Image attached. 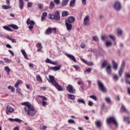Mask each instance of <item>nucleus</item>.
I'll return each mask as SVG.
<instances>
[{
  "label": "nucleus",
  "instance_id": "f257e3e1",
  "mask_svg": "<svg viewBox=\"0 0 130 130\" xmlns=\"http://www.w3.org/2000/svg\"><path fill=\"white\" fill-rule=\"evenodd\" d=\"M21 105L25 106L24 111L28 115H31V116H34L36 112H35V108L33 107V106L30 105L29 102H23L21 103Z\"/></svg>",
  "mask_w": 130,
  "mask_h": 130
},
{
  "label": "nucleus",
  "instance_id": "f03ea898",
  "mask_svg": "<svg viewBox=\"0 0 130 130\" xmlns=\"http://www.w3.org/2000/svg\"><path fill=\"white\" fill-rule=\"evenodd\" d=\"M49 80H48L49 83H51V84H52V85H53V86H54V87H55V88L57 89V90H58V91H63V88L61 86H60V85H59L58 83H57V82H56V81H55L54 77H53V76H51V75H49Z\"/></svg>",
  "mask_w": 130,
  "mask_h": 130
},
{
  "label": "nucleus",
  "instance_id": "7ed1b4c3",
  "mask_svg": "<svg viewBox=\"0 0 130 130\" xmlns=\"http://www.w3.org/2000/svg\"><path fill=\"white\" fill-rule=\"evenodd\" d=\"M103 68H106V71L108 74V75H111V73H112V71L111 70V66L110 64L108 63V61L104 60L102 64Z\"/></svg>",
  "mask_w": 130,
  "mask_h": 130
},
{
  "label": "nucleus",
  "instance_id": "20e7f679",
  "mask_svg": "<svg viewBox=\"0 0 130 130\" xmlns=\"http://www.w3.org/2000/svg\"><path fill=\"white\" fill-rule=\"evenodd\" d=\"M48 18L51 20H55V21H59L60 20V16H59V12L56 11L54 14H48Z\"/></svg>",
  "mask_w": 130,
  "mask_h": 130
},
{
  "label": "nucleus",
  "instance_id": "39448f33",
  "mask_svg": "<svg viewBox=\"0 0 130 130\" xmlns=\"http://www.w3.org/2000/svg\"><path fill=\"white\" fill-rule=\"evenodd\" d=\"M99 89L103 93H107V88L104 86V84L101 81H98Z\"/></svg>",
  "mask_w": 130,
  "mask_h": 130
},
{
  "label": "nucleus",
  "instance_id": "423d86ee",
  "mask_svg": "<svg viewBox=\"0 0 130 130\" xmlns=\"http://www.w3.org/2000/svg\"><path fill=\"white\" fill-rule=\"evenodd\" d=\"M107 122L109 124H110L111 123H113L116 126H117V125H118L116 119H115V118H114V117H111L108 118L107 119Z\"/></svg>",
  "mask_w": 130,
  "mask_h": 130
},
{
  "label": "nucleus",
  "instance_id": "0eeeda50",
  "mask_svg": "<svg viewBox=\"0 0 130 130\" xmlns=\"http://www.w3.org/2000/svg\"><path fill=\"white\" fill-rule=\"evenodd\" d=\"M56 33V28L54 27L52 28L51 27H48L46 31H45V35H50L51 33Z\"/></svg>",
  "mask_w": 130,
  "mask_h": 130
},
{
  "label": "nucleus",
  "instance_id": "6e6552de",
  "mask_svg": "<svg viewBox=\"0 0 130 130\" xmlns=\"http://www.w3.org/2000/svg\"><path fill=\"white\" fill-rule=\"evenodd\" d=\"M67 90L69 92V93H71V94H75L76 93V89L73 85L69 84L67 86Z\"/></svg>",
  "mask_w": 130,
  "mask_h": 130
},
{
  "label": "nucleus",
  "instance_id": "1a4fd4ad",
  "mask_svg": "<svg viewBox=\"0 0 130 130\" xmlns=\"http://www.w3.org/2000/svg\"><path fill=\"white\" fill-rule=\"evenodd\" d=\"M113 7L114 9H115V10H116L117 11H119V10L121 9V5L118 1H116L115 2V4L114 5Z\"/></svg>",
  "mask_w": 130,
  "mask_h": 130
},
{
  "label": "nucleus",
  "instance_id": "9d476101",
  "mask_svg": "<svg viewBox=\"0 0 130 130\" xmlns=\"http://www.w3.org/2000/svg\"><path fill=\"white\" fill-rule=\"evenodd\" d=\"M83 21V25H84V26H88V25H89L90 23H89V16H85Z\"/></svg>",
  "mask_w": 130,
  "mask_h": 130
},
{
  "label": "nucleus",
  "instance_id": "9b49d317",
  "mask_svg": "<svg viewBox=\"0 0 130 130\" xmlns=\"http://www.w3.org/2000/svg\"><path fill=\"white\" fill-rule=\"evenodd\" d=\"M15 111V110L14 108H13L12 107L10 106H7V111H6V114H9V113H12Z\"/></svg>",
  "mask_w": 130,
  "mask_h": 130
},
{
  "label": "nucleus",
  "instance_id": "f8f14e48",
  "mask_svg": "<svg viewBox=\"0 0 130 130\" xmlns=\"http://www.w3.org/2000/svg\"><path fill=\"white\" fill-rule=\"evenodd\" d=\"M75 21V19L73 16L69 17L65 22H67L68 23H70V24H73Z\"/></svg>",
  "mask_w": 130,
  "mask_h": 130
},
{
  "label": "nucleus",
  "instance_id": "ddd939ff",
  "mask_svg": "<svg viewBox=\"0 0 130 130\" xmlns=\"http://www.w3.org/2000/svg\"><path fill=\"white\" fill-rule=\"evenodd\" d=\"M65 25L66 26L68 31H71L72 30V28H73V25L67 21H65Z\"/></svg>",
  "mask_w": 130,
  "mask_h": 130
},
{
  "label": "nucleus",
  "instance_id": "4468645a",
  "mask_svg": "<svg viewBox=\"0 0 130 130\" xmlns=\"http://www.w3.org/2000/svg\"><path fill=\"white\" fill-rule=\"evenodd\" d=\"M112 64L115 71H117V69L118 68V64L117 62H116L114 60H112Z\"/></svg>",
  "mask_w": 130,
  "mask_h": 130
},
{
  "label": "nucleus",
  "instance_id": "2eb2a0df",
  "mask_svg": "<svg viewBox=\"0 0 130 130\" xmlns=\"http://www.w3.org/2000/svg\"><path fill=\"white\" fill-rule=\"evenodd\" d=\"M67 56L69 57L70 59H72L74 62H77V60L76 59V58L75 56L73 55L70 54H66Z\"/></svg>",
  "mask_w": 130,
  "mask_h": 130
},
{
  "label": "nucleus",
  "instance_id": "dca6fc26",
  "mask_svg": "<svg viewBox=\"0 0 130 130\" xmlns=\"http://www.w3.org/2000/svg\"><path fill=\"white\" fill-rule=\"evenodd\" d=\"M26 24L27 25H30V26H34L35 22L32 20L30 21V18H28L26 20Z\"/></svg>",
  "mask_w": 130,
  "mask_h": 130
},
{
  "label": "nucleus",
  "instance_id": "f3484780",
  "mask_svg": "<svg viewBox=\"0 0 130 130\" xmlns=\"http://www.w3.org/2000/svg\"><path fill=\"white\" fill-rule=\"evenodd\" d=\"M19 7L21 10L24 8V1L23 0H19Z\"/></svg>",
  "mask_w": 130,
  "mask_h": 130
},
{
  "label": "nucleus",
  "instance_id": "a211bd4d",
  "mask_svg": "<svg viewBox=\"0 0 130 130\" xmlns=\"http://www.w3.org/2000/svg\"><path fill=\"white\" fill-rule=\"evenodd\" d=\"M60 68H61L60 66H55L54 67H50V70H52V71H54L55 72H56V71H59Z\"/></svg>",
  "mask_w": 130,
  "mask_h": 130
},
{
  "label": "nucleus",
  "instance_id": "6ab92c4d",
  "mask_svg": "<svg viewBox=\"0 0 130 130\" xmlns=\"http://www.w3.org/2000/svg\"><path fill=\"white\" fill-rule=\"evenodd\" d=\"M70 2V0H62L61 2L62 7H66Z\"/></svg>",
  "mask_w": 130,
  "mask_h": 130
},
{
  "label": "nucleus",
  "instance_id": "aec40b11",
  "mask_svg": "<svg viewBox=\"0 0 130 130\" xmlns=\"http://www.w3.org/2000/svg\"><path fill=\"white\" fill-rule=\"evenodd\" d=\"M22 54H23V56H24L26 59H28V55H27V53L24 50L22 49L21 50Z\"/></svg>",
  "mask_w": 130,
  "mask_h": 130
},
{
  "label": "nucleus",
  "instance_id": "412c9836",
  "mask_svg": "<svg viewBox=\"0 0 130 130\" xmlns=\"http://www.w3.org/2000/svg\"><path fill=\"white\" fill-rule=\"evenodd\" d=\"M75 4L76 0H71L70 3V7H71V8H74V7H75Z\"/></svg>",
  "mask_w": 130,
  "mask_h": 130
},
{
  "label": "nucleus",
  "instance_id": "4be33fe9",
  "mask_svg": "<svg viewBox=\"0 0 130 130\" xmlns=\"http://www.w3.org/2000/svg\"><path fill=\"white\" fill-rule=\"evenodd\" d=\"M54 3H53V1H51L49 5V9L50 10H52L53 9H54Z\"/></svg>",
  "mask_w": 130,
  "mask_h": 130
},
{
  "label": "nucleus",
  "instance_id": "5701e85b",
  "mask_svg": "<svg viewBox=\"0 0 130 130\" xmlns=\"http://www.w3.org/2000/svg\"><path fill=\"white\" fill-rule=\"evenodd\" d=\"M91 72H92V68H88L84 71V74L85 75H86V74L87 75H89V74H90Z\"/></svg>",
  "mask_w": 130,
  "mask_h": 130
},
{
  "label": "nucleus",
  "instance_id": "b1692460",
  "mask_svg": "<svg viewBox=\"0 0 130 130\" xmlns=\"http://www.w3.org/2000/svg\"><path fill=\"white\" fill-rule=\"evenodd\" d=\"M3 29H5L7 31H9L10 32H12L13 30L11 28L9 27L8 26L5 25L3 27Z\"/></svg>",
  "mask_w": 130,
  "mask_h": 130
},
{
  "label": "nucleus",
  "instance_id": "393cba45",
  "mask_svg": "<svg viewBox=\"0 0 130 130\" xmlns=\"http://www.w3.org/2000/svg\"><path fill=\"white\" fill-rule=\"evenodd\" d=\"M21 83H22V81L17 80L16 83L14 85V87H15V88H19V85H20Z\"/></svg>",
  "mask_w": 130,
  "mask_h": 130
},
{
  "label": "nucleus",
  "instance_id": "a878e982",
  "mask_svg": "<svg viewBox=\"0 0 130 130\" xmlns=\"http://www.w3.org/2000/svg\"><path fill=\"white\" fill-rule=\"evenodd\" d=\"M11 8H12L11 6H8V5L2 6V9H3V10H8V9H11Z\"/></svg>",
  "mask_w": 130,
  "mask_h": 130
},
{
  "label": "nucleus",
  "instance_id": "bb28decb",
  "mask_svg": "<svg viewBox=\"0 0 130 130\" xmlns=\"http://www.w3.org/2000/svg\"><path fill=\"white\" fill-rule=\"evenodd\" d=\"M123 73V68H120V69L118 72V74L119 75V77H121V76H122Z\"/></svg>",
  "mask_w": 130,
  "mask_h": 130
},
{
  "label": "nucleus",
  "instance_id": "cd10ccee",
  "mask_svg": "<svg viewBox=\"0 0 130 130\" xmlns=\"http://www.w3.org/2000/svg\"><path fill=\"white\" fill-rule=\"evenodd\" d=\"M124 121H126L128 124H130L129 118L128 117H124L123 118Z\"/></svg>",
  "mask_w": 130,
  "mask_h": 130
},
{
  "label": "nucleus",
  "instance_id": "c85d7f7f",
  "mask_svg": "<svg viewBox=\"0 0 130 130\" xmlns=\"http://www.w3.org/2000/svg\"><path fill=\"white\" fill-rule=\"evenodd\" d=\"M10 27H11V28H13V29H14L15 30H18V29H19L18 26L15 24H11Z\"/></svg>",
  "mask_w": 130,
  "mask_h": 130
},
{
  "label": "nucleus",
  "instance_id": "c756f323",
  "mask_svg": "<svg viewBox=\"0 0 130 130\" xmlns=\"http://www.w3.org/2000/svg\"><path fill=\"white\" fill-rule=\"evenodd\" d=\"M4 59L7 63H11V62H12V60L8 59V58H4Z\"/></svg>",
  "mask_w": 130,
  "mask_h": 130
},
{
  "label": "nucleus",
  "instance_id": "7c9ffc66",
  "mask_svg": "<svg viewBox=\"0 0 130 130\" xmlns=\"http://www.w3.org/2000/svg\"><path fill=\"white\" fill-rule=\"evenodd\" d=\"M46 100H47V98L43 99V100H42L43 106H45L46 105V104H47Z\"/></svg>",
  "mask_w": 130,
  "mask_h": 130
},
{
  "label": "nucleus",
  "instance_id": "2f4dec72",
  "mask_svg": "<svg viewBox=\"0 0 130 130\" xmlns=\"http://www.w3.org/2000/svg\"><path fill=\"white\" fill-rule=\"evenodd\" d=\"M69 12L68 11H63L62 13V16L63 17H67V16H69Z\"/></svg>",
  "mask_w": 130,
  "mask_h": 130
},
{
  "label": "nucleus",
  "instance_id": "473e14b6",
  "mask_svg": "<svg viewBox=\"0 0 130 130\" xmlns=\"http://www.w3.org/2000/svg\"><path fill=\"white\" fill-rule=\"evenodd\" d=\"M5 71H6L7 73H8V74H10V72H11V69H10V68H9V67L6 66L5 67Z\"/></svg>",
  "mask_w": 130,
  "mask_h": 130
},
{
  "label": "nucleus",
  "instance_id": "72a5a7b5",
  "mask_svg": "<svg viewBox=\"0 0 130 130\" xmlns=\"http://www.w3.org/2000/svg\"><path fill=\"white\" fill-rule=\"evenodd\" d=\"M8 89H9V90H11V92H15V88H14V87H12L11 85L8 87Z\"/></svg>",
  "mask_w": 130,
  "mask_h": 130
},
{
  "label": "nucleus",
  "instance_id": "f704fd0d",
  "mask_svg": "<svg viewBox=\"0 0 130 130\" xmlns=\"http://www.w3.org/2000/svg\"><path fill=\"white\" fill-rule=\"evenodd\" d=\"M73 68H74V69H75V70L77 72L80 71V67H79L78 66L74 65V66H73Z\"/></svg>",
  "mask_w": 130,
  "mask_h": 130
},
{
  "label": "nucleus",
  "instance_id": "c9c22d12",
  "mask_svg": "<svg viewBox=\"0 0 130 130\" xmlns=\"http://www.w3.org/2000/svg\"><path fill=\"white\" fill-rule=\"evenodd\" d=\"M16 93L18 94H20V95H22V93H21V89L19 87H16Z\"/></svg>",
  "mask_w": 130,
  "mask_h": 130
},
{
  "label": "nucleus",
  "instance_id": "e433bc0d",
  "mask_svg": "<svg viewBox=\"0 0 130 130\" xmlns=\"http://www.w3.org/2000/svg\"><path fill=\"white\" fill-rule=\"evenodd\" d=\"M102 127V122L100 120L98 121V127L100 128Z\"/></svg>",
  "mask_w": 130,
  "mask_h": 130
},
{
  "label": "nucleus",
  "instance_id": "4c0bfd02",
  "mask_svg": "<svg viewBox=\"0 0 130 130\" xmlns=\"http://www.w3.org/2000/svg\"><path fill=\"white\" fill-rule=\"evenodd\" d=\"M117 34L118 35H122V30L120 29H117Z\"/></svg>",
  "mask_w": 130,
  "mask_h": 130
},
{
  "label": "nucleus",
  "instance_id": "58836bf2",
  "mask_svg": "<svg viewBox=\"0 0 130 130\" xmlns=\"http://www.w3.org/2000/svg\"><path fill=\"white\" fill-rule=\"evenodd\" d=\"M77 84H78V85H80V86L81 89H83V87H82V86H83V81H78V82H77Z\"/></svg>",
  "mask_w": 130,
  "mask_h": 130
},
{
  "label": "nucleus",
  "instance_id": "ea45409f",
  "mask_svg": "<svg viewBox=\"0 0 130 130\" xmlns=\"http://www.w3.org/2000/svg\"><path fill=\"white\" fill-rule=\"evenodd\" d=\"M38 7L40 10H42V9H43V5L42 4H38Z\"/></svg>",
  "mask_w": 130,
  "mask_h": 130
},
{
  "label": "nucleus",
  "instance_id": "a19ab883",
  "mask_svg": "<svg viewBox=\"0 0 130 130\" xmlns=\"http://www.w3.org/2000/svg\"><path fill=\"white\" fill-rule=\"evenodd\" d=\"M121 108L123 111H124L125 112H127V110L126 109V108H125L124 106L122 105Z\"/></svg>",
  "mask_w": 130,
  "mask_h": 130
},
{
  "label": "nucleus",
  "instance_id": "79ce46f5",
  "mask_svg": "<svg viewBox=\"0 0 130 130\" xmlns=\"http://www.w3.org/2000/svg\"><path fill=\"white\" fill-rule=\"evenodd\" d=\"M14 121H16V122H19V123H21L22 122L21 120L19 118L14 119Z\"/></svg>",
  "mask_w": 130,
  "mask_h": 130
},
{
  "label": "nucleus",
  "instance_id": "37998d69",
  "mask_svg": "<svg viewBox=\"0 0 130 130\" xmlns=\"http://www.w3.org/2000/svg\"><path fill=\"white\" fill-rule=\"evenodd\" d=\"M37 81H42V78H41V77L40 76V75L37 76Z\"/></svg>",
  "mask_w": 130,
  "mask_h": 130
},
{
  "label": "nucleus",
  "instance_id": "c03bdc74",
  "mask_svg": "<svg viewBox=\"0 0 130 130\" xmlns=\"http://www.w3.org/2000/svg\"><path fill=\"white\" fill-rule=\"evenodd\" d=\"M113 79L115 81H118V76L115 75L113 77Z\"/></svg>",
  "mask_w": 130,
  "mask_h": 130
},
{
  "label": "nucleus",
  "instance_id": "a18cd8bd",
  "mask_svg": "<svg viewBox=\"0 0 130 130\" xmlns=\"http://www.w3.org/2000/svg\"><path fill=\"white\" fill-rule=\"evenodd\" d=\"M112 44V43H111V42H108V41H107L106 42V46H110V45H111Z\"/></svg>",
  "mask_w": 130,
  "mask_h": 130
},
{
  "label": "nucleus",
  "instance_id": "49530a36",
  "mask_svg": "<svg viewBox=\"0 0 130 130\" xmlns=\"http://www.w3.org/2000/svg\"><path fill=\"white\" fill-rule=\"evenodd\" d=\"M33 6V4L31 2H28L27 3V8H31Z\"/></svg>",
  "mask_w": 130,
  "mask_h": 130
},
{
  "label": "nucleus",
  "instance_id": "de8ad7c7",
  "mask_svg": "<svg viewBox=\"0 0 130 130\" xmlns=\"http://www.w3.org/2000/svg\"><path fill=\"white\" fill-rule=\"evenodd\" d=\"M51 64H53L54 66H57V61H51Z\"/></svg>",
  "mask_w": 130,
  "mask_h": 130
},
{
  "label": "nucleus",
  "instance_id": "09e8293b",
  "mask_svg": "<svg viewBox=\"0 0 130 130\" xmlns=\"http://www.w3.org/2000/svg\"><path fill=\"white\" fill-rule=\"evenodd\" d=\"M109 37L110 38H111V39H112V40H114V41L115 40V38L114 37V36H113V35H110Z\"/></svg>",
  "mask_w": 130,
  "mask_h": 130
},
{
  "label": "nucleus",
  "instance_id": "8fccbe9b",
  "mask_svg": "<svg viewBox=\"0 0 130 130\" xmlns=\"http://www.w3.org/2000/svg\"><path fill=\"white\" fill-rule=\"evenodd\" d=\"M45 62L47 63H51V60L48 58H47V59L45 60Z\"/></svg>",
  "mask_w": 130,
  "mask_h": 130
},
{
  "label": "nucleus",
  "instance_id": "3c124183",
  "mask_svg": "<svg viewBox=\"0 0 130 130\" xmlns=\"http://www.w3.org/2000/svg\"><path fill=\"white\" fill-rule=\"evenodd\" d=\"M78 102H79V103H83V104H85V101H84L83 100H80V99H79L78 100Z\"/></svg>",
  "mask_w": 130,
  "mask_h": 130
},
{
  "label": "nucleus",
  "instance_id": "603ef678",
  "mask_svg": "<svg viewBox=\"0 0 130 130\" xmlns=\"http://www.w3.org/2000/svg\"><path fill=\"white\" fill-rule=\"evenodd\" d=\"M92 39L93 40H94V41H98V37L97 36H93L92 37Z\"/></svg>",
  "mask_w": 130,
  "mask_h": 130
},
{
  "label": "nucleus",
  "instance_id": "864d4df0",
  "mask_svg": "<svg viewBox=\"0 0 130 130\" xmlns=\"http://www.w3.org/2000/svg\"><path fill=\"white\" fill-rule=\"evenodd\" d=\"M68 122H69V123H72V124H73V123H75V120H72V119H70V120H68Z\"/></svg>",
  "mask_w": 130,
  "mask_h": 130
},
{
  "label": "nucleus",
  "instance_id": "5fc2aeb1",
  "mask_svg": "<svg viewBox=\"0 0 130 130\" xmlns=\"http://www.w3.org/2000/svg\"><path fill=\"white\" fill-rule=\"evenodd\" d=\"M54 2L57 5H59V4H60V1L59 0H54Z\"/></svg>",
  "mask_w": 130,
  "mask_h": 130
},
{
  "label": "nucleus",
  "instance_id": "6e6d98bb",
  "mask_svg": "<svg viewBox=\"0 0 130 130\" xmlns=\"http://www.w3.org/2000/svg\"><path fill=\"white\" fill-rule=\"evenodd\" d=\"M102 39L103 40V41H105V39H107V36H103L102 37Z\"/></svg>",
  "mask_w": 130,
  "mask_h": 130
},
{
  "label": "nucleus",
  "instance_id": "4d7b16f0",
  "mask_svg": "<svg viewBox=\"0 0 130 130\" xmlns=\"http://www.w3.org/2000/svg\"><path fill=\"white\" fill-rule=\"evenodd\" d=\"M37 45L39 48L42 49V45L41 44V43H38Z\"/></svg>",
  "mask_w": 130,
  "mask_h": 130
},
{
  "label": "nucleus",
  "instance_id": "13d9d810",
  "mask_svg": "<svg viewBox=\"0 0 130 130\" xmlns=\"http://www.w3.org/2000/svg\"><path fill=\"white\" fill-rule=\"evenodd\" d=\"M124 66H125V61H123L122 62V64H121V68H122L123 69H124Z\"/></svg>",
  "mask_w": 130,
  "mask_h": 130
},
{
  "label": "nucleus",
  "instance_id": "bf43d9fd",
  "mask_svg": "<svg viewBox=\"0 0 130 130\" xmlns=\"http://www.w3.org/2000/svg\"><path fill=\"white\" fill-rule=\"evenodd\" d=\"M106 101L107 102V103H111V101L109 98L106 99Z\"/></svg>",
  "mask_w": 130,
  "mask_h": 130
},
{
  "label": "nucleus",
  "instance_id": "052dcab7",
  "mask_svg": "<svg viewBox=\"0 0 130 130\" xmlns=\"http://www.w3.org/2000/svg\"><path fill=\"white\" fill-rule=\"evenodd\" d=\"M68 98H75V95L73 94H68Z\"/></svg>",
  "mask_w": 130,
  "mask_h": 130
},
{
  "label": "nucleus",
  "instance_id": "680f3d73",
  "mask_svg": "<svg viewBox=\"0 0 130 130\" xmlns=\"http://www.w3.org/2000/svg\"><path fill=\"white\" fill-rule=\"evenodd\" d=\"M8 51H9V52H10V53L11 54L12 56H14V55H15V54H14V52H13V51H12L11 50H9Z\"/></svg>",
  "mask_w": 130,
  "mask_h": 130
},
{
  "label": "nucleus",
  "instance_id": "e2e57ef3",
  "mask_svg": "<svg viewBox=\"0 0 130 130\" xmlns=\"http://www.w3.org/2000/svg\"><path fill=\"white\" fill-rule=\"evenodd\" d=\"M86 64L88 66H93V63L92 62H86Z\"/></svg>",
  "mask_w": 130,
  "mask_h": 130
},
{
  "label": "nucleus",
  "instance_id": "0e129e2a",
  "mask_svg": "<svg viewBox=\"0 0 130 130\" xmlns=\"http://www.w3.org/2000/svg\"><path fill=\"white\" fill-rule=\"evenodd\" d=\"M47 16V12H44L42 14V16L44 17L45 18Z\"/></svg>",
  "mask_w": 130,
  "mask_h": 130
},
{
  "label": "nucleus",
  "instance_id": "69168bd1",
  "mask_svg": "<svg viewBox=\"0 0 130 130\" xmlns=\"http://www.w3.org/2000/svg\"><path fill=\"white\" fill-rule=\"evenodd\" d=\"M88 104L89 106H93V103L90 101H89Z\"/></svg>",
  "mask_w": 130,
  "mask_h": 130
},
{
  "label": "nucleus",
  "instance_id": "338daca9",
  "mask_svg": "<svg viewBox=\"0 0 130 130\" xmlns=\"http://www.w3.org/2000/svg\"><path fill=\"white\" fill-rule=\"evenodd\" d=\"M125 78H128L129 79H130L129 74H125Z\"/></svg>",
  "mask_w": 130,
  "mask_h": 130
},
{
  "label": "nucleus",
  "instance_id": "774afa93",
  "mask_svg": "<svg viewBox=\"0 0 130 130\" xmlns=\"http://www.w3.org/2000/svg\"><path fill=\"white\" fill-rule=\"evenodd\" d=\"M26 130H32V128H31L30 126H28L27 127H26Z\"/></svg>",
  "mask_w": 130,
  "mask_h": 130
}]
</instances>
